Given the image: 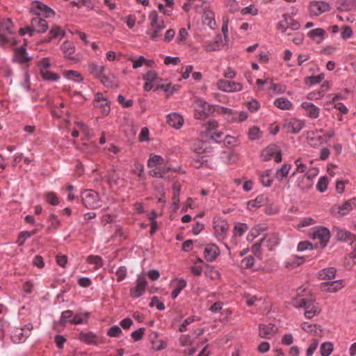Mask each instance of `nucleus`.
Masks as SVG:
<instances>
[{"mask_svg": "<svg viewBox=\"0 0 356 356\" xmlns=\"http://www.w3.org/2000/svg\"><path fill=\"white\" fill-rule=\"evenodd\" d=\"M104 179L111 186H119L122 181V179H120L119 174L117 173L116 170L113 168L108 171Z\"/></svg>", "mask_w": 356, "mask_h": 356, "instance_id": "b1692460", "label": "nucleus"}, {"mask_svg": "<svg viewBox=\"0 0 356 356\" xmlns=\"http://www.w3.org/2000/svg\"><path fill=\"white\" fill-rule=\"evenodd\" d=\"M248 227L245 223H237L234 227L233 238L240 237L248 230Z\"/></svg>", "mask_w": 356, "mask_h": 356, "instance_id": "a19ab883", "label": "nucleus"}, {"mask_svg": "<svg viewBox=\"0 0 356 356\" xmlns=\"http://www.w3.org/2000/svg\"><path fill=\"white\" fill-rule=\"evenodd\" d=\"M270 170H268L260 176L261 183L264 186L268 187L271 185L272 179L270 177Z\"/></svg>", "mask_w": 356, "mask_h": 356, "instance_id": "bf43d9fd", "label": "nucleus"}, {"mask_svg": "<svg viewBox=\"0 0 356 356\" xmlns=\"http://www.w3.org/2000/svg\"><path fill=\"white\" fill-rule=\"evenodd\" d=\"M93 104L95 107L99 108L104 115H107L111 111L110 101L102 92H97L95 95Z\"/></svg>", "mask_w": 356, "mask_h": 356, "instance_id": "9b49d317", "label": "nucleus"}, {"mask_svg": "<svg viewBox=\"0 0 356 356\" xmlns=\"http://www.w3.org/2000/svg\"><path fill=\"white\" fill-rule=\"evenodd\" d=\"M266 241V246L268 250L272 251L274 249V247L277 245L280 242V238L278 234L275 233H273L261 238V241L264 242Z\"/></svg>", "mask_w": 356, "mask_h": 356, "instance_id": "393cba45", "label": "nucleus"}, {"mask_svg": "<svg viewBox=\"0 0 356 356\" xmlns=\"http://www.w3.org/2000/svg\"><path fill=\"white\" fill-rule=\"evenodd\" d=\"M336 272L337 270L334 268H327L319 272V277L322 280L331 281L334 279Z\"/></svg>", "mask_w": 356, "mask_h": 356, "instance_id": "2f4dec72", "label": "nucleus"}, {"mask_svg": "<svg viewBox=\"0 0 356 356\" xmlns=\"http://www.w3.org/2000/svg\"><path fill=\"white\" fill-rule=\"evenodd\" d=\"M295 164L296 165V170L291 174V177L296 175V173H304L306 172L307 167L302 162L300 159H298L295 161Z\"/></svg>", "mask_w": 356, "mask_h": 356, "instance_id": "6e6d98bb", "label": "nucleus"}, {"mask_svg": "<svg viewBox=\"0 0 356 356\" xmlns=\"http://www.w3.org/2000/svg\"><path fill=\"white\" fill-rule=\"evenodd\" d=\"M147 282L145 274L138 275L136 281V286L131 288L130 296L133 298H138L142 296L147 288Z\"/></svg>", "mask_w": 356, "mask_h": 356, "instance_id": "6e6552de", "label": "nucleus"}, {"mask_svg": "<svg viewBox=\"0 0 356 356\" xmlns=\"http://www.w3.org/2000/svg\"><path fill=\"white\" fill-rule=\"evenodd\" d=\"M356 208V197L346 201L338 207V213L343 216L347 215L350 211Z\"/></svg>", "mask_w": 356, "mask_h": 356, "instance_id": "412c9836", "label": "nucleus"}, {"mask_svg": "<svg viewBox=\"0 0 356 356\" xmlns=\"http://www.w3.org/2000/svg\"><path fill=\"white\" fill-rule=\"evenodd\" d=\"M248 136L250 140H255L261 138V131L259 127H252L249 129Z\"/></svg>", "mask_w": 356, "mask_h": 356, "instance_id": "49530a36", "label": "nucleus"}, {"mask_svg": "<svg viewBox=\"0 0 356 356\" xmlns=\"http://www.w3.org/2000/svg\"><path fill=\"white\" fill-rule=\"evenodd\" d=\"M327 178L325 176L321 177L316 184V188L320 193H323L327 190Z\"/></svg>", "mask_w": 356, "mask_h": 356, "instance_id": "864d4df0", "label": "nucleus"}, {"mask_svg": "<svg viewBox=\"0 0 356 356\" xmlns=\"http://www.w3.org/2000/svg\"><path fill=\"white\" fill-rule=\"evenodd\" d=\"M195 116L197 119H204L212 112L211 107L207 102L197 99L194 102Z\"/></svg>", "mask_w": 356, "mask_h": 356, "instance_id": "1a4fd4ad", "label": "nucleus"}, {"mask_svg": "<svg viewBox=\"0 0 356 356\" xmlns=\"http://www.w3.org/2000/svg\"><path fill=\"white\" fill-rule=\"evenodd\" d=\"M79 339L87 344L95 345L97 343V337L92 332H81L79 334Z\"/></svg>", "mask_w": 356, "mask_h": 356, "instance_id": "7c9ffc66", "label": "nucleus"}, {"mask_svg": "<svg viewBox=\"0 0 356 356\" xmlns=\"http://www.w3.org/2000/svg\"><path fill=\"white\" fill-rule=\"evenodd\" d=\"M303 126L304 122L298 119H292L286 123L287 131L294 134L299 133L303 128Z\"/></svg>", "mask_w": 356, "mask_h": 356, "instance_id": "5701e85b", "label": "nucleus"}, {"mask_svg": "<svg viewBox=\"0 0 356 356\" xmlns=\"http://www.w3.org/2000/svg\"><path fill=\"white\" fill-rule=\"evenodd\" d=\"M88 70L92 76L99 79L105 73L106 67L104 65L91 63L88 65Z\"/></svg>", "mask_w": 356, "mask_h": 356, "instance_id": "bb28decb", "label": "nucleus"}, {"mask_svg": "<svg viewBox=\"0 0 356 356\" xmlns=\"http://www.w3.org/2000/svg\"><path fill=\"white\" fill-rule=\"evenodd\" d=\"M333 350V345L330 342L323 343L320 348L321 356H329Z\"/></svg>", "mask_w": 356, "mask_h": 356, "instance_id": "a18cd8bd", "label": "nucleus"}, {"mask_svg": "<svg viewBox=\"0 0 356 356\" xmlns=\"http://www.w3.org/2000/svg\"><path fill=\"white\" fill-rule=\"evenodd\" d=\"M192 148L193 151L197 152L198 154H202L207 148V143L202 140H198L193 143Z\"/></svg>", "mask_w": 356, "mask_h": 356, "instance_id": "de8ad7c7", "label": "nucleus"}, {"mask_svg": "<svg viewBox=\"0 0 356 356\" xmlns=\"http://www.w3.org/2000/svg\"><path fill=\"white\" fill-rule=\"evenodd\" d=\"M31 12L33 15H35V17L42 16L44 17H49L51 15H54V11L51 8L39 1H35L33 3Z\"/></svg>", "mask_w": 356, "mask_h": 356, "instance_id": "ddd939ff", "label": "nucleus"}, {"mask_svg": "<svg viewBox=\"0 0 356 356\" xmlns=\"http://www.w3.org/2000/svg\"><path fill=\"white\" fill-rule=\"evenodd\" d=\"M115 274L117 277V281L121 282L127 277V270L124 266H120L117 270Z\"/></svg>", "mask_w": 356, "mask_h": 356, "instance_id": "338daca9", "label": "nucleus"}, {"mask_svg": "<svg viewBox=\"0 0 356 356\" xmlns=\"http://www.w3.org/2000/svg\"><path fill=\"white\" fill-rule=\"evenodd\" d=\"M298 295L291 300L292 305L298 309H304V315L307 318H312L321 312V309L315 302L314 298L309 295H301L305 291V289L300 287L298 290Z\"/></svg>", "mask_w": 356, "mask_h": 356, "instance_id": "f257e3e1", "label": "nucleus"}, {"mask_svg": "<svg viewBox=\"0 0 356 356\" xmlns=\"http://www.w3.org/2000/svg\"><path fill=\"white\" fill-rule=\"evenodd\" d=\"M311 238L316 241V244H319L321 248H324L330 240V233L326 227H315L312 229Z\"/></svg>", "mask_w": 356, "mask_h": 356, "instance_id": "39448f33", "label": "nucleus"}, {"mask_svg": "<svg viewBox=\"0 0 356 356\" xmlns=\"http://www.w3.org/2000/svg\"><path fill=\"white\" fill-rule=\"evenodd\" d=\"M89 315L90 314L88 312L76 313V314L73 315V318L71 320V323L75 325L86 323L88 322Z\"/></svg>", "mask_w": 356, "mask_h": 356, "instance_id": "72a5a7b5", "label": "nucleus"}, {"mask_svg": "<svg viewBox=\"0 0 356 356\" xmlns=\"http://www.w3.org/2000/svg\"><path fill=\"white\" fill-rule=\"evenodd\" d=\"M15 29L10 19L1 22L0 25V45L10 44L13 46L17 44V40L13 38Z\"/></svg>", "mask_w": 356, "mask_h": 356, "instance_id": "7ed1b4c3", "label": "nucleus"}, {"mask_svg": "<svg viewBox=\"0 0 356 356\" xmlns=\"http://www.w3.org/2000/svg\"><path fill=\"white\" fill-rule=\"evenodd\" d=\"M121 333L122 330L118 325H113L109 328L107 334L111 337H118Z\"/></svg>", "mask_w": 356, "mask_h": 356, "instance_id": "0e129e2a", "label": "nucleus"}, {"mask_svg": "<svg viewBox=\"0 0 356 356\" xmlns=\"http://www.w3.org/2000/svg\"><path fill=\"white\" fill-rule=\"evenodd\" d=\"M282 17L285 19V24L287 25V29L290 28L291 30L296 31L299 29V23L294 20L293 18L287 16V15H283Z\"/></svg>", "mask_w": 356, "mask_h": 356, "instance_id": "37998d69", "label": "nucleus"}, {"mask_svg": "<svg viewBox=\"0 0 356 356\" xmlns=\"http://www.w3.org/2000/svg\"><path fill=\"white\" fill-rule=\"evenodd\" d=\"M35 234V232L31 233L28 231L21 232L18 236L17 240L16 243L19 246H22L25 242V241L30 238L32 235Z\"/></svg>", "mask_w": 356, "mask_h": 356, "instance_id": "09e8293b", "label": "nucleus"}, {"mask_svg": "<svg viewBox=\"0 0 356 356\" xmlns=\"http://www.w3.org/2000/svg\"><path fill=\"white\" fill-rule=\"evenodd\" d=\"M297 186L301 189H309L312 186V177L308 174H304L298 178Z\"/></svg>", "mask_w": 356, "mask_h": 356, "instance_id": "cd10ccee", "label": "nucleus"}, {"mask_svg": "<svg viewBox=\"0 0 356 356\" xmlns=\"http://www.w3.org/2000/svg\"><path fill=\"white\" fill-rule=\"evenodd\" d=\"M301 107L305 111L306 115L309 118L316 119L320 114V108L312 102H304L301 104Z\"/></svg>", "mask_w": 356, "mask_h": 356, "instance_id": "a211bd4d", "label": "nucleus"}, {"mask_svg": "<svg viewBox=\"0 0 356 356\" xmlns=\"http://www.w3.org/2000/svg\"><path fill=\"white\" fill-rule=\"evenodd\" d=\"M87 261L89 264H95L97 268H99L103 265L102 259L99 256L90 255L88 257Z\"/></svg>", "mask_w": 356, "mask_h": 356, "instance_id": "e2e57ef3", "label": "nucleus"}, {"mask_svg": "<svg viewBox=\"0 0 356 356\" xmlns=\"http://www.w3.org/2000/svg\"><path fill=\"white\" fill-rule=\"evenodd\" d=\"M168 122L170 126L179 129L183 125L184 119L180 115L173 113L168 115Z\"/></svg>", "mask_w": 356, "mask_h": 356, "instance_id": "c85d7f7f", "label": "nucleus"}, {"mask_svg": "<svg viewBox=\"0 0 356 356\" xmlns=\"http://www.w3.org/2000/svg\"><path fill=\"white\" fill-rule=\"evenodd\" d=\"M267 201V197L265 195H259L255 200L248 202V207L250 209H256L263 206Z\"/></svg>", "mask_w": 356, "mask_h": 356, "instance_id": "4c0bfd02", "label": "nucleus"}, {"mask_svg": "<svg viewBox=\"0 0 356 356\" xmlns=\"http://www.w3.org/2000/svg\"><path fill=\"white\" fill-rule=\"evenodd\" d=\"M291 165L288 163L283 164L280 168L277 169L275 172V178L279 181H282L286 178L289 172Z\"/></svg>", "mask_w": 356, "mask_h": 356, "instance_id": "473e14b6", "label": "nucleus"}, {"mask_svg": "<svg viewBox=\"0 0 356 356\" xmlns=\"http://www.w3.org/2000/svg\"><path fill=\"white\" fill-rule=\"evenodd\" d=\"M101 83L106 88H112L118 85L115 76L112 73L106 74L99 79Z\"/></svg>", "mask_w": 356, "mask_h": 356, "instance_id": "a878e982", "label": "nucleus"}, {"mask_svg": "<svg viewBox=\"0 0 356 356\" xmlns=\"http://www.w3.org/2000/svg\"><path fill=\"white\" fill-rule=\"evenodd\" d=\"M255 262L254 257L252 256H248L245 257L241 261V266L244 268H250L253 266Z\"/></svg>", "mask_w": 356, "mask_h": 356, "instance_id": "680f3d73", "label": "nucleus"}, {"mask_svg": "<svg viewBox=\"0 0 356 356\" xmlns=\"http://www.w3.org/2000/svg\"><path fill=\"white\" fill-rule=\"evenodd\" d=\"M311 13L318 16L323 13L327 12L330 10V6L325 1H312L309 5Z\"/></svg>", "mask_w": 356, "mask_h": 356, "instance_id": "dca6fc26", "label": "nucleus"}, {"mask_svg": "<svg viewBox=\"0 0 356 356\" xmlns=\"http://www.w3.org/2000/svg\"><path fill=\"white\" fill-rule=\"evenodd\" d=\"M48 29V24L47 21L40 17H34L31 19V26L25 29H21L19 33L21 35H24L26 33H29L33 35V32L44 33Z\"/></svg>", "mask_w": 356, "mask_h": 356, "instance_id": "20e7f679", "label": "nucleus"}, {"mask_svg": "<svg viewBox=\"0 0 356 356\" xmlns=\"http://www.w3.org/2000/svg\"><path fill=\"white\" fill-rule=\"evenodd\" d=\"M204 49L207 51H217L219 48V44L218 42L207 41L204 43Z\"/></svg>", "mask_w": 356, "mask_h": 356, "instance_id": "774afa93", "label": "nucleus"}, {"mask_svg": "<svg viewBox=\"0 0 356 356\" xmlns=\"http://www.w3.org/2000/svg\"><path fill=\"white\" fill-rule=\"evenodd\" d=\"M344 287L343 280L325 281L321 284V290L327 293H336Z\"/></svg>", "mask_w": 356, "mask_h": 356, "instance_id": "4468645a", "label": "nucleus"}, {"mask_svg": "<svg viewBox=\"0 0 356 356\" xmlns=\"http://www.w3.org/2000/svg\"><path fill=\"white\" fill-rule=\"evenodd\" d=\"M50 37L48 38V39H46V41L49 42L52 38H54L58 36H63L64 35V31L63 30L59 27V26H55L53 27L50 31H49Z\"/></svg>", "mask_w": 356, "mask_h": 356, "instance_id": "603ef678", "label": "nucleus"}, {"mask_svg": "<svg viewBox=\"0 0 356 356\" xmlns=\"http://www.w3.org/2000/svg\"><path fill=\"white\" fill-rule=\"evenodd\" d=\"M163 158L159 155L151 156L147 161L148 168H151L161 164Z\"/></svg>", "mask_w": 356, "mask_h": 356, "instance_id": "5fc2aeb1", "label": "nucleus"}, {"mask_svg": "<svg viewBox=\"0 0 356 356\" xmlns=\"http://www.w3.org/2000/svg\"><path fill=\"white\" fill-rule=\"evenodd\" d=\"M64 76L76 82H80L83 80V77L80 73L74 70H67L64 72Z\"/></svg>", "mask_w": 356, "mask_h": 356, "instance_id": "ea45409f", "label": "nucleus"}, {"mask_svg": "<svg viewBox=\"0 0 356 356\" xmlns=\"http://www.w3.org/2000/svg\"><path fill=\"white\" fill-rule=\"evenodd\" d=\"M261 156L264 161L274 159L276 163L282 161V154L280 147L275 144L268 145L261 153Z\"/></svg>", "mask_w": 356, "mask_h": 356, "instance_id": "9d476101", "label": "nucleus"}, {"mask_svg": "<svg viewBox=\"0 0 356 356\" xmlns=\"http://www.w3.org/2000/svg\"><path fill=\"white\" fill-rule=\"evenodd\" d=\"M133 173L138 175V177L140 179H144L145 175H144V166L143 164L138 162H136L134 163V169H133Z\"/></svg>", "mask_w": 356, "mask_h": 356, "instance_id": "4d7b16f0", "label": "nucleus"}, {"mask_svg": "<svg viewBox=\"0 0 356 356\" xmlns=\"http://www.w3.org/2000/svg\"><path fill=\"white\" fill-rule=\"evenodd\" d=\"M335 232L336 237L339 241L352 243L355 240V235L349 231L341 228H336Z\"/></svg>", "mask_w": 356, "mask_h": 356, "instance_id": "4be33fe9", "label": "nucleus"}, {"mask_svg": "<svg viewBox=\"0 0 356 356\" xmlns=\"http://www.w3.org/2000/svg\"><path fill=\"white\" fill-rule=\"evenodd\" d=\"M218 89L228 92L240 91L242 86L239 83L220 79L217 83Z\"/></svg>", "mask_w": 356, "mask_h": 356, "instance_id": "2eb2a0df", "label": "nucleus"}, {"mask_svg": "<svg viewBox=\"0 0 356 356\" xmlns=\"http://www.w3.org/2000/svg\"><path fill=\"white\" fill-rule=\"evenodd\" d=\"M73 312L71 310H65L62 312L60 323L61 324H65L67 323H71V320L73 318Z\"/></svg>", "mask_w": 356, "mask_h": 356, "instance_id": "8fccbe9b", "label": "nucleus"}, {"mask_svg": "<svg viewBox=\"0 0 356 356\" xmlns=\"http://www.w3.org/2000/svg\"><path fill=\"white\" fill-rule=\"evenodd\" d=\"M45 199L47 202L51 205L56 206L59 204L58 198L54 192L47 193L45 195Z\"/></svg>", "mask_w": 356, "mask_h": 356, "instance_id": "13d9d810", "label": "nucleus"}, {"mask_svg": "<svg viewBox=\"0 0 356 356\" xmlns=\"http://www.w3.org/2000/svg\"><path fill=\"white\" fill-rule=\"evenodd\" d=\"M267 229L265 225H258L251 229L248 235V240H252Z\"/></svg>", "mask_w": 356, "mask_h": 356, "instance_id": "e433bc0d", "label": "nucleus"}, {"mask_svg": "<svg viewBox=\"0 0 356 356\" xmlns=\"http://www.w3.org/2000/svg\"><path fill=\"white\" fill-rule=\"evenodd\" d=\"M145 330V327H140L138 330L132 332L131 334V336L134 339V341H140L144 335Z\"/></svg>", "mask_w": 356, "mask_h": 356, "instance_id": "69168bd1", "label": "nucleus"}, {"mask_svg": "<svg viewBox=\"0 0 356 356\" xmlns=\"http://www.w3.org/2000/svg\"><path fill=\"white\" fill-rule=\"evenodd\" d=\"M40 74L45 81H57L59 79V76L57 74L50 72L48 70H46V69H42Z\"/></svg>", "mask_w": 356, "mask_h": 356, "instance_id": "79ce46f5", "label": "nucleus"}, {"mask_svg": "<svg viewBox=\"0 0 356 356\" xmlns=\"http://www.w3.org/2000/svg\"><path fill=\"white\" fill-rule=\"evenodd\" d=\"M338 95H335L332 99L331 103L334 105V107L339 110L342 114H346L348 112V109L347 107L341 102H337Z\"/></svg>", "mask_w": 356, "mask_h": 356, "instance_id": "c03bdc74", "label": "nucleus"}, {"mask_svg": "<svg viewBox=\"0 0 356 356\" xmlns=\"http://www.w3.org/2000/svg\"><path fill=\"white\" fill-rule=\"evenodd\" d=\"M33 325L28 323L22 327H15L11 332V339L15 343L24 342L31 334Z\"/></svg>", "mask_w": 356, "mask_h": 356, "instance_id": "423d86ee", "label": "nucleus"}, {"mask_svg": "<svg viewBox=\"0 0 356 356\" xmlns=\"http://www.w3.org/2000/svg\"><path fill=\"white\" fill-rule=\"evenodd\" d=\"M304 261L303 257L294 256L289 261H286V266L289 268H295L303 264Z\"/></svg>", "mask_w": 356, "mask_h": 356, "instance_id": "58836bf2", "label": "nucleus"}, {"mask_svg": "<svg viewBox=\"0 0 356 356\" xmlns=\"http://www.w3.org/2000/svg\"><path fill=\"white\" fill-rule=\"evenodd\" d=\"M229 227V225L226 220L221 218L214 220V234L218 241H222L225 238Z\"/></svg>", "mask_w": 356, "mask_h": 356, "instance_id": "f8f14e48", "label": "nucleus"}, {"mask_svg": "<svg viewBox=\"0 0 356 356\" xmlns=\"http://www.w3.org/2000/svg\"><path fill=\"white\" fill-rule=\"evenodd\" d=\"M277 327L273 324H259V333L262 338L270 339L277 332Z\"/></svg>", "mask_w": 356, "mask_h": 356, "instance_id": "f3484780", "label": "nucleus"}, {"mask_svg": "<svg viewBox=\"0 0 356 356\" xmlns=\"http://www.w3.org/2000/svg\"><path fill=\"white\" fill-rule=\"evenodd\" d=\"M219 254V248L213 243L207 245L204 248V257L208 261H214Z\"/></svg>", "mask_w": 356, "mask_h": 356, "instance_id": "aec40b11", "label": "nucleus"}, {"mask_svg": "<svg viewBox=\"0 0 356 356\" xmlns=\"http://www.w3.org/2000/svg\"><path fill=\"white\" fill-rule=\"evenodd\" d=\"M274 105L282 110H289L292 106V104L288 99L285 97H279L275 100Z\"/></svg>", "mask_w": 356, "mask_h": 356, "instance_id": "c9c22d12", "label": "nucleus"}, {"mask_svg": "<svg viewBox=\"0 0 356 356\" xmlns=\"http://www.w3.org/2000/svg\"><path fill=\"white\" fill-rule=\"evenodd\" d=\"M324 34H325V31L322 29L318 28V29H314L310 31L308 33V35L312 39H316V38H319L320 40H321L323 39Z\"/></svg>", "mask_w": 356, "mask_h": 356, "instance_id": "052dcab7", "label": "nucleus"}, {"mask_svg": "<svg viewBox=\"0 0 356 356\" xmlns=\"http://www.w3.org/2000/svg\"><path fill=\"white\" fill-rule=\"evenodd\" d=\"M61 49L63 51L65 58L75 62L78 60L77 58L72 56V55L74 53L75 51V47L72 43L67 41L63 42L61 45Z\"/></svg>", "mask_w": 356, "mask_h": 356, "instance_id": "c756f323", "label": "nucleus"}, {"mask_svg": "<svg viewBox=\"0 0 356 356\" xmlns=\"http://www.w3.org/2000/svg\"><path fill=\"white\" fill-rule=\"evenodd\" d=\"M324 79V74H320L317 76H307L305 78V83L307 85H314L319 83Z\"/></svg>", "mask_w": 356, "mask_h": 356, "instance_id": "3c124183", "label": "nucleus"}, {"mask_svg": "<svg viewBox=\"0 0 356 356\" xmlns=\"http://www.w3.org/2000/svg\"><path fill=\"white\" fill-rule=\"evenodd\" d=\"M98 193L92 190H86L81 194L82 202L88 209H94L100 207Z\"/></svg>", "mask_w": 356, "mask_h": 356, "instance_id": "0eeeda50", "label": "nucleus"}, {"mask_svg": "<svg viewBox=\"0 0 356 356\" xmlns=\"http://www.w3.org/2000/svg\"><path fill=\"white\" fill-rule=\"evenodd\" d=\"M148 18L150 21L146 33L152 40H156L161 36V32L165 29V25L163 19H159L157 13L152 10L149 13Z\"/></svg>", "mask_w": 356, "mask_h": 356, "instance_id": "f03ea898", "label": "nucleus"}, {"mask_svg": "<svg viewBox=\"0 0 356 356\" xmlns=\"http://www.w3.org/2000/svg\"><path fill=\"white\" fill-rule=\"evenodd\" d=\"M222 113L225 116L228 122H236L238 112L231 108L222 107Z\"/></svg>", "mask_w": 356, "mask_h": 356, "instance_id": "f704fd0d", "label": "nucleus"}, {"mask_svg": "<svg viewBox=\"0 0 356 356\" xmlns=\"http://www.w3.org/2000/svg\"><path fill=\"white\" fill-rule=\"evenodd\" d=\"M31 60V57L26 56V49L25 47L22 46L15 49V54L13 60L19 63L21 65L26 64Z\"/></svg>", "mask_w": 356, "mask_h": 356, "instance_id": "6ab92c4d", "label": "nucleus"}]
</instances>
